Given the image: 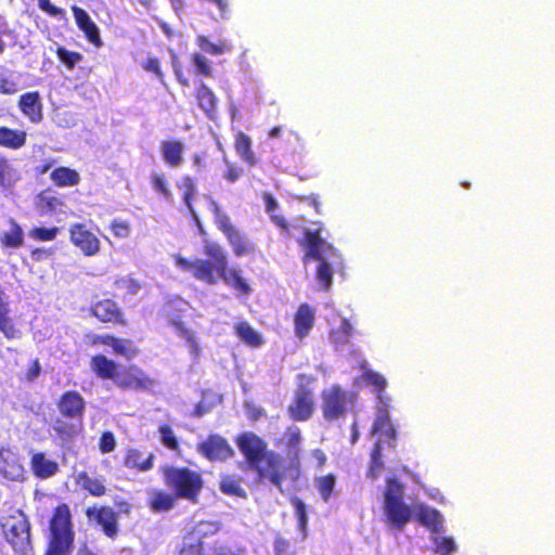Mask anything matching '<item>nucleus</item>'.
Returning <instances> with one entry per match:
<instances>
[{
  "instance_id": "f257e3e1",
  "label": "nucleus",
  "mask_w": 555,
  "mask_h": 555,
  "mask_svg": "<svg viewBox=\"0 0 555 555\" xmlns=\"http://www.w3.org/2000/svg\"><path fill=\"white\" fill-rule=\"evenodd\" d=\"M404 487L396 478L388 477L384 493L386 524L395 530H402L415 515L420 522L434 533L443 532V516L435 508L418 503L413 507L403 501Z\"/></svg>"
},
{
  "instance_id": "f03ea898",
  "label": "nucleus",
  "mask_w": 555,
  "mask_h": 555,
  "mask_svg": "<svg viewBox=\"0 0 555 555\" xmlns=\"http://www.w3.org/2000/svg\"><path fill=\"white\" fill-rule=\"evenodd\" d=\"M363 378L367 384L375 387L378 399V411L372 428V435H378V439L372 451L371 465L367 472V476L374 479L378 477L383 468V462L380 460L382 444L384 442L389 443L395 439V429L390 423L387 410L390 399L383 395V390L387 385L385 377L371 370H366L363 373Z\"/></svg>"
},
{
  "instance_id": "7ed1b4c3",
  "label": "nucleus",
  "mask_w": 555,
  "mask_h": 555,
  "mask_svg": "<svg viewBox=\"0 0 555 555\" xmlns=\"http://www.w3.org/2000/svg\"><path fill=\"white\" fill-rule=\"evenodd\" d=\"M238 448L248 461L251 469L257 470L261 479H268L282 490L285 468L280 455L267 451L266 443L254 434H244L238 438Z\"/></svg>"
},
{
  "instance_id": "20e7f679",
  "label": "nucleus",
  "mask_w": 555,
  "mask_h": 555,
  "mask_svg": "<svg viewBox=\"0 0 555 555\" xmlns=\"http://www.w3.org/2000/svg\"><path fill=\"white\" fill-rule=\"evenodd\" d=\"M304 238L307 247L306 258L319 261L317 279L322 287L327 291L332 285L334 268L341 266L340 255L321 236L320 229L305 230Z\"/></svg>"
},
{
  "instance_id": "39448f33",
  "label": "nucleus",
  "mask_w": 555,
  "mask_h": 555,
  "mask_svg": "<svg viewBox=\"0 0 555 555\" xmlns=\"http://www.w3.org/2000/svg\"><path fill=\"white\" fill-rule=\"evenodd\" d=\"M205 254L209 258L208 260L198 258L189 260L178 255L175 257L176 266L182 271L191 273L196 280L215 285L218 282L216 274L224 271L228 258L223 249L216 243H207Z\"/></svg>"
},
{
  "instance_id": "423d86ee",
  "label": "nucleus",
  "mask_w": 555,
  "mask_h": 555,
  "mask_svg": "<svg viewBox=\"0 0 555 555\" xmlns=\"http://www.w3.org/2000/svg\"><path fill=\"white\" fill-rule=\"evenodd\" d=\"M51 540L47 555H68L74 534L70 526V514L66 505L56 507L50 522ZM78 555H94L88 551H81Z\"/></svg>"
},
{
  "instance_id": "0eeeda50",
  "label": "nucleus",
  "mask_w": 555,
  "mask_h": 555,
  "mask_svg": "<svg viewBox=\"0 0 555 555\" xmlns=\"http://www.w3.org/2000/svg\"><path fill=\"white\" fill-rule=\"evenodd\" d=\"M164 477L169 488L180 498L194 501L198 495L203 480L198 473L186 467H165Z\"/></svg>"
},
{
  "instance_id": "6e6552de",
  "label": "nucleus",
  "mask_w": 555,
  "mask_h": 555,
  "mask_svg": "<svg viewBox=\"0 0 555 555\" xmlns=\"http://www.w3.org/2000/svg\"><path fill=\"white\" fill-rule=\"evenodd\" d=\"M354 395L344 390L338 385H332L322 391V412L327 421L337 420L346 415L353 405Z\"/></svg>"
},
{
  "instance_id": "1a4fd4ad",
  "label": "nucleus",
  "mask_w": 555,
  "mask_h": 555,
  "mask_svg": "<svg viewBox=\"0 0 555 555\" xmlns=\"http://www.w3.org/2000/svg\"><path fill=\"white\" fill-rule=\"evenodd\" d=\"M2 528L12 546L18 552H26L30 541V527L26 516L16 511L2 524Z\"/></svg>"
},
{
  "instance_id": "9d476101",
  "label": "nucleus",
  "mask_w": 555,
  "mask_h": 555,
  "mask_svg": "<svg viewBox=\"0 0 555 555\" xmlns=\"http://www.w3.org/2000/svg\"><path fill=\"white\" fill-rule=\"evenodd\" d=\"M199 454L209 461L223 462L233 455V449L228 441L219 435H210L197 446Z\"/></svg>"
},
{
  "instance_id": "9b49d317",
  "label": "nucleus",
  "mask_w": 555,
  "mask_h": 555,
  "mask_svg": "<svg viewBox=\"0 0 555 555\" xmlns=\"http://www.w3.org/2000/svg\"><path fill=\"white\" fill-rule=\"evenodd\" d=\"M70 242L78 247L85 256H94L100 250V241L85 224L70 225Z\"/></svg>"
},
{
  "instance_id": "f8f14e48",
  "label": "nucleus",
  "mask_w": 555,
  "mask_h": 555,
  "mask_svg": "<svg viewBox=\"0 0 555 555\" xmlns=\"http://www.w3.org/2000/svg\"><path fill=\"white\" fill-rule=\"evenodd\" d=\"M0 475L12 481L24 480L25 469L20 455L10 448L0 449Z\"/></svg>"
},
{
  "instance_id": "ddd939ff",
  "label": "nucleus",
  "mask_w": 555,
  "mask_h": 555,
  "mask_svg": "<svg viewBox=\"0 0 555 555\" xmlns=\"http://www.w3.org/2000/svg\"><path fill=\"white\" fill-rule=\"evenodd\" d=\"M70 9L78 29L83 33L86 39L91 44H93L95 48H101L103 46V41L100 35V29L91 20L88 12L76 4L72 5Z\"/></svg>"
},
{
  "instance_id": "4468645a",
  "label": "nucleus",
  "mask_w": 555,
  "mask_h": 555,
  "mask_svg": "<svg viewBox=\"0 0 555 555\" xmlns=\"http://www.w3.org/2000/svg\"><path fill=\"white\" fill-rule=\"evenodd\" d=\"M314 402L312 391L300 386L295 393L294 402L288 406V413L295 421H306L313 412Z\"/></svg>"
},
{
  "instance_id": "2eb2a0df",
  "label": "nucleus",
  "mask_w": 555,
  "mask_h": 555,
  "mask_svg": "<svg viewBox=\"0 0 555 555\" xmlns=\"http://www.w3.org/2000/svg\"><path fill=\"white\" fill-rule=\"evenodd\" d=\"M59 410L63 416L81 421L85 412V400L76 391H67L59 401Z\"/></svg>"
},
{
  "instance_id": "dca6fc26",
  "label": "nucleus",
  "mask_w": 555,
  "mask_h": 555,
  "mask_svg": "<svg viewBox=\"0 0 555 555\" xmlns=\"http://www.w3.org/2000/svg\"><path fill=\"white\" fill-rule=\"evenodd\" d=\"M18 107L34 122L40 121L43 117L41 98L38 91L22 94L18 99Z\"/></svg>"
},
{
  "instance_id": "f3484780",
  "label": "nucleus",
  "mask_w": 555,
  "mask_h": 555,
  "mask_svg": "<svg viewBox=\"0 0 555 555\" xmlns=\"http://www.w3.org/2000/svg\"><path fill=\"white\" fill-rule=\"evenodd\" d=\"M87 515L91 519H95L102 526L104 532L108 537L117 533V515L111 507L89 508Z\"/></svg>"
},
{
  "instance_id": "a211bd4d",
  "label": "nucleus",
  "mask_w": 555,
  "mask_h": 555,
  "mask_svg": "<svg viewBox=\"0 0 555 555\" xmlns=\"http://www.w3.org/2000/svg\"><path fill=\"white\" fill-rule=\"evenodd\" d=\"M30 468L37 478L48 479L59 472V464L43 452H35L30 459Z\"/></svg>"
},
{
  "instance_id": "6ab92c4d",
  "label": "nucleus",
  "mask_w": 555,
  "mask_h": 555,
  "mask_svg": "<svg viewBox=\"0 0 555 555\" xmlns=\"http://www.w3.org/2000/svg\"><path fill=\"white\" fill-rule=\"evenodd\" d=\"M92 313L102 322L124 323L122 313L117 305L109 299L101 300L92 307Z\"/></svg>"
},
{
  "instance_id": "aec40b11",
  "label": "nucleus",
  "mask_w": 555,
  "mask_h": 555,
  "mask_svg": "<svg viewBox=\"0 0 555 555\" xmlns=\"http://www.w3.org/2000/svg\"><path fill=\"white\" fill-rule=\"evenodd\" d=\"M285 446L287 448V456L291 461V466L294 467L296 474H298L299 453L301 434L297 426H291L284 435Z\"/></svg>"
},
{
  "instance_id": "412c9836",
  "label": "nucleus",
  "mask_w": 555,
  "mask_h": 555,
  "mask_svg": "<svg viewBox=\"0 0 555 555\" xmlns=\"http://www.w3.org/2000/svg\"><path fill=\"white\" fill-rule=\"evenodd\" d=\"M294 323L296 336L306 337L313 327L314 311L307 304H302L295 314Z\"/></svg>"
},
{
  "instance_id": "4be33fe9",
  "label": "nucleus",
  "mask_w": 555,
  "mask_h": 555,
  "mask_svg": "<svg viewBox=\"0 0 555 555\" xmlns=\"http://www.w3.org/2000/svg\"><path fill=\"white\" fill-rule=\"evenodd\" d=\"M195 98L198 106L209 118H214L217 111V98L212 90L204 82H201L195 90Z\"/></svg>"
},
{
  "instance_id": "5701e85b",
  "label": "nucleus",
  "mask_w": 555,
  "mask_h": 555,
  "mask_svg": "<svg viewBox=\"0 0 555 555\" xmlns=\"http://www.w3.org/2000/svg\"><path fill=\"white\" fill-rule=\"evenodd\" d=\"M153 453L145 455L137 449H129L127 451L124 464L128 468H135L140 472H147L153 467Z\"/></svg>"
},
{
  "instance_id": "b1692460",
  "label": "nucleus",
  "mask_w": 555,
  "mask_h": 555,
  "mask_svg": "<svg viewBox=\"0 0 555 555\" xmlns=\"http://www.w3.org/2000/svg\"><path fill=\"white\" fill-rule=\"evenodd\" d=\"M77 483L91 495L102 496L106 492L105 478L104 477H92L86 472H80L76 476Z\"/></svg>"
},
{
  "instance_id": "393cba45",
  "label": "nucleus",
  "mask_w": 555,
  "mask_h": 555,
  "mask_svg": "<svg viewBox=\"0 0 555 555\" xmlns=\"http://www.w3.org/2000/svg\"><path fill=\"white\" fill-rule=\"evenodd\" d=\"M67 422L62 418H56L53 423V430L57 434L59 438L63 441L74 439L81 430V421Z\"/></svg>"
},
{
  "instance_id": "a878e982",
  "label": "nucleus",
  "mask_w": 555,
  "mask_h": 555,
  "mask_svg": "<svg viewBox=\"0 0 555 555\" xmlns=\"http://www.w3.org/2000/svg\"><path fill=\"white\" fill-rule=\"evenodd\" d=\"M182 152L181 141H164L162 146L163 157L171 167H178L182 163Z\"/></svg>"
},
{
  "instance_id": "bb28decb",
  "label": "nucleus",
  "mask_w": 555,
  "mask_h": 555,
  "mask_svg": "<svg viewBox=\"0 0 555 555\" xmlns=\"http://www.w3.org/2000/svg\"><path fill=\"white\" fill-rule=\"evenodd\" d=\"M93 371L102 378L115 379L117 374V365L114 361L108 360L105 356H95L91 360Z\"/></svg>"
},
{
  "instance_id": "cd10ccee",
  "label": "nucleus",
  "mask_w": 555,
  "mask_h": 555,
  "mask_svg": "<svg viewBox=\"0 0 555 555\" xmlns=\"http://www.w3.org/2000/svg\"><path fill=\"white\" fill-rule=\"evenodd\" d=\"M230 245L236 256L242 257L255 250L254 245L237 229L227 235Z\"/></svg>"
},
{
  "instance_id": "c85d7f7f",
  "label": "nucleus",
  "mask_w": 555,
  "mask_h": 555,
  "mask_svg": "<svg viewBox=\"0 0 555 555\" xmlns=\"http://www.w3.org/2000/svg\"><path fill=\"white\" fill-rule=\"evenodd\" d=\"M52 181L59 186H74L79 183V173L67 167H59L51 173Z\"/></svg>"
},
{
  "instance_id": "c756f323",
  "label": "nucleus",
  "mask_w": 555,
  "mask_h": 555,
  "mask_svg": "<svg viewBox=\"0 0 555 555\" xmlns=\"http://www.w3.org/2000/svg\"><path fill=\"white\" fill-rule=\"evenodd\" d=\"M216 275L218 276V280H223L225 284L243 294H248L250 292V288L245 280L237 273L236 270L228 269V266L225 267L224 271H220Z\"/></svg>"
},
{
  "instance_id": "7c9ffc66",
  "label": "nucleus",
  "mask_w": 555,
  "mask_h": 555,
  "mask_svg": "<svg viewBox=\"0 0 555 555\" xmlns=\"http://www.w3.org/2000/svg\"><path fill=\"white\" fill-rule=\"evenodd\" d=\"M103 343L109 346L115 353L122 356L127 359H131L137 354V348L133 343L127 339H118L112 336H107Z\"/></svg>"
},
{
  "instance_id": "2f4dec72",
  "label": "nucleus",
  "mask_w": 555,
  "mask_h": 555,
  "mask_svg": "<svg viewBox=\"0 0 555 555\" xmlns=\"http://www.w3.org/2000/svg\"><path fill=\"white\" fill-rule=\"evenodd\" d=\"M236 335L251 347H260L263 344L261 335L256 332L247 322H240L235 326Z\"/></svg>"
},
{
  "instance_id": "473e14b6",
  "label": "nucleus",
  "mask_w": 555,
  "mask_h": 555,
  "mask_svg": "<svg viewBox=\"0 0 555 555\" xmlns=\"http://www.w3.org/2000/svg\"><path fill=\"white\" fill-rule=\"evenodd\" d=\"M352 326L347 319H341L340 325L331 332V340L336 349L344 351L345 346L348 345L351 335Z\"/></svg>"
},
{
  "instance_id": "72a5a7b5",
  "label": "nucleus",
  "mask_w": 555,
  "mask_h": 555,
  "mask_svg": "<svg viewBox=\"0 0 555 555\" xmlns=\"http://www.w3.org/2000/svg\"><path fill=\"white\" fill-rule=\"evenodd\" d=\"M176 334L185 340V344L189 348L191 356L194 359H197L201 353V348L197 341V338L194 336L192 332H190L181 322H173Z\"/></svg>"
},
{
  "instance_id": "f704fd0d",
  "label": "nucleus",
  "mask_w": 555,
  "mask_h": 555,
  "mask_svg": "<svg viewBox=\"0 0 555 555\" xmlns=\"http://www.w3.org/2000/svg\"><path fill=\"white\" fill-rule=\"evenodd\" d=\"M336 483V477L333 474L314 478V486L324 502H328Z\"/></svg>"
},
{
  "instance_id": "c9c22d12",
  "label": "nucleus",
  "mask_w": 555,
  "mask_h": 555,
  "mask_svg": "<svg viewBox=\"0 0 555 555\" xmlns=\"http://www.w3.org/2000/svg\"><path fill=\"white\" fill-rule=\"evenodd\" d=\"M55 54L59 61L69 70L74 69L75 66L83 59V55L80 52L69 51L62 46H59L55 49Z\"/></svg>"
},
{
  "instance_id": "e433bc0d",
  "label": "nucleus",
  "mask_w": 555,
  "mask_h": 555,
  "mask_svg": "<svg viewBox=\"0 0 555 555\" xmlns=\"http://www.w3.org/2000/svg\"><path fill=\"white\" fill-rule=\"evenodd\" d=\"M115 288L116 291L121 292L125 297H133L139 294L142 286L139 281L131 276H121L115 281Z\"/></svg>"
},
{
  "instance_id": "4c0bfd02",
  "label": "nucleus",
  "mask_w": 555,
  "mask_h": 555,
  "mask_svg": "<svg viewBox=\"0 0 555 555\" xmlns=\"http://www.w3.org/2000/svg\"><path fill=\"white\" fill-rule=\"evenodd\" d=\"M39 207L44 214H66L64 203L60 198L47 194L40 196Z\"/></svg>"
},
{
  "instance_id": "58836bf2",
  "label": "nucleus",
  "mask_w": 555,
  "mask_h": 555,
  "mask_svg": "<svg viewBox=\"0 0 555 555\" xmlns=\"http://www.w3.org/2000/svg\"><path fill=\"white\" fill-rule=\"evenodd\" d=\"M219 529L220 528L217 522L201 521L193 528L192 532H190L188 537L202 542L203 538L217 533Z\"/></svg>"
},
{
  "instance_id": "ea45409f",
  "label": "nucleus",
  "mask_w": 555,
  "mask_h": 555,
  "mask_svg": "<svg viewBox=\"0 0 555 555\" xmlns=\"http://www.w3.org/2000/svg\"><path fill=\"white\" fill-rule=\"evenodd\" d=\"M158 434L164 447L175 452L180 451L178 439L169 425H160L158 427Z\"/></svg>"
},
{
  "instance_id": "a19ab883",
  "label": "nucleus",
  "mask_w": 555,
  "mask_h": 555,
  "mask_svg": "<svg viewBox=\"0 0 555 555\" xmlns=\"http://www.w3.org/2000/svg\"><path fill=\"white\" fill-rule=\"evenodd\" d=\"M220 490L229 495H235L240 498L246 496V492L242 488L240 481L232 476H225L221 479Z\"/></svg>"
},
{
  "instance_id": "79ce46f5",
  "label": "nucleus",
  "mask_w": 555,
  "mask_h": 555,
  "mask_svg": "<svg viewBox=\"0 0 555 555\" xmlns=\"http://www.w3.org/2000/svg\"><path fill=\"white\" fill-rule=\"evenodd\" d=\"M196 43L204 52L212 55H218L229 50L225 43H214L204 35H201L196 38Z\"/></svg>"
},
{
  "instance_id": "37998d69",
  "label": "nucleus",
  "mask_w": 555,
  "mask_h": 555,
  "mask_svg": "<svg viewBox=\"0 0 555 555\" xmlns=\"http://www.w3.org/2000/svg\"><path fill=\"white\" fill-rule=\"evenodd\" d=\"M16 180H18L17 172L8 164L7 160L0 158V185L3 189H7Z\"/></svg>"
},
{
  "instance_id": "c03bdc74",
  "label": "nucleus",
  "mask_w": 555,
  "mask_h": 555,
  "mask_svg": "<svg viewBox=\"0 0 555 555\" xmlns=\"http://www.w3.org/2000/svg\"><path fill=\"white\" fill-rule=\"evenodd\" d=\"M191 61L195 67L196 74L203 77H211L212 68L211 62L201 53H193L191 55Z\"/></svg>"
},
{
  "instance_id": "a18cd8bd",
  "label": "nucleus",
  "mask_w": 555,
  "mask_h": 555,
  "mask_svg": "<svg viewBox=\"0 0 555 555\" xmlns=\"http://www.w3.org/2000/svg\"><path fill=\"white\" fill-rule=\"evenodd\" d=\"M60 228H41L36 227L28 232V236L35 241L47 242L56 238Z\"/></svg>"
},
{
  "instance_id": "49530a36",
  "label": "nucleus",
  "mask_w": 555,
  "mask_h": 555,
  "mask_svg": "<svg viewBox=\"0 0 555 555\" xmlns=\"http://www.w3.org/2000/svg\"><path fill=\"white\" fill-rule=\"evenodd\" d=\"M2 243L9 247H18L23 244V231L14 221H11V229L4 233Z\"/></svg>"
},
{
  "instance_id": "de8ad7c7",
  "label": "nucleus",
  "mask_w": 555,
  "mask_h": 555,
  "mask_svg": "<svg viewBox=\"0 0 555 555\" xmlns=\"http://www.w3.org/2000/svg\"><path fill=\"white\" fill-rule=\"evenodd\" d=\"M175 499L171 494L157 492L151 502L154 511H168L173 506Z\"/></svg>"
},
{
  "instance_id": "09e8293b",
  "label": "nucleus",
  "mask_w": 555,
  "mask_h": 555,
  "mask_svg": "<svg viewBox=\"0 0 555 555\" xmlns=\"http://www.w3.org/2000/svg\"><path fill=\"white\" fill-rule=\"evenodd\" d=\"M210 205L214 207L215 220H216L218 228L227 236L229 233L234 231L235 228L232 225L230 218L219 209V207L217 206V204L215 202H211Z\"/></svg>"
},
{
  "instance_id": "8fccbe9b",
  "label": "nucleus",
  "mask_w": 555,
  "mask_h": 555,
  "mask_svg": "<svg viewBox=\"0 0 555 555\" xmlns=\"http://www.w3.org/2000/svg\"><path fill=\"white\" fill-rule=\"evenodd\" d=\"M181 189L184 190V194H183V199H184V203L185 205L188 206L190 212L192 214L193 218L195 219V221L197 222V224L199 225V220L191 205V195L192 193L194 192L195 190V186H194V183L192 181V179L190 177H184L182 179V181L180 182V185H179Z\"/></svg>"
},
{
  "instance_id": "3c124183",
  "label": "nucleus",
  "mask_w": 555,
  "mask_h": 555,
  "mask_svg": "<svg viewBox=\"0 0 555 555\" xmlns=\"http://www.w3.org/2000/svg\"><path fill=\"white\" fill-rule=\"evenodd\" d=\"M262 198L264 202L266 211L271 215L272 221L280 227H285L284 218L273 215L279 206L276 199L268 192L263 193Z\"/></svg>"
},
{
  "instance_id": "603ef678",
  "label": "nucleus",
  "mask_w": 555,
  "mask_h": 555,
  "mask_svg": "<svg viewBox=\"0 0 555 555\" xmlns=\"http://www.w3.org/2000/svg\"><path fill=\"white\" fill-rule=\"evenodd\" d=\"M179 555H204L202 542L186 535L183 539Z\"/></svg>"
},
{
  "instance_id": "864d4df0",
  "label": "nucleus",
  "mask_w": 555,
  "mask_h": 555,
  "mask_svg": "<svg viewBox=\"0 0 555 555\" xmlns=\"http://www.w3.org/2000/svg\"><path fill=\"white\" fill-rule=\"evenodd\" d=\"M128 385L135 388H146L152 385V382L142 371L131 369Z\"/></svg>"
},
{
  "instance_id": "5fc2aeb1",
  "label": "nucleus",
  "mask_w": 555,
  "mask_h": 555,
  "mask_svg": "<svg viewBox=\"0 0 555 555\" xmlns=\"http://www.w3.org/2000/svg\"><path fill=\"white\" fill-rule=\"evenodd\" d=\"M235 150L237 155L248 163L249 165L255 164L254 153L250 151V141H235Z\"/></svg>"
},
{
  "instance_id": "6e6d98bb",
  "label": "nucleus",
  "mask_w": 555,
  "mask_h": 555,
  "mask_svg": "<svg viewBox=\"0 0 555 555\" xmlns=\"http://www.w3.org/2000/svg\"><path fill=\"white\" fill-rule=\"evenodd\" d=\"M38 7L49 16L60 20H63L66 16L65 11L62 8L54 5L50 0H38Z\"/></svg>"
},
{
  "instance_id": "4d7b16f0",
  "label": "nucleus",
  "mask_w": 555,
  "mask_h": 555,
  "mask_svg": "<svg viewBox=\"0 0 555 555\" xmlns=\"http://www.w3.org/2000/svg\"><path fill=\"white\" fill-rule=\"evenodd\" d=\"M437 552L442 555H449L456 550L455 542L451 538L436 537L434 539Z\"/></svg>"
},
{
  "instance_id": "13d9d810",
  "label": "nucleus",
  "mask_w": 555,
  "mask_h": 555,
  "mask_svg": "<svg viewBox=\"0 0 555 555\" xmlns=\"http://www.w3.org/2000/svg\"><path fill=\"white\" fill-rule=\"evenodd\" d=\"M152 185H153V189L157 193H160L166 199H171L172 194H171V191L169 190V188L167 186L164 176L158 175V173H153L152 175Z\"/></svg>"
},
{
  "instance_id": "bf43d9fd",
  "label": "nucleus",
  "mask_w": 555,
  "mask_h": 555,
  "mask_svg": "<svg viewBox=\"0 0 555 555\" xmlns=\"http://www.w3.org/2000/svg\"><path fill=\"white\" fill-rule=\"evenodd\" d=\"M142 68L149 73H152L155 75V77L163 81L164 80V73L160 68V61L157 57H149L143 64Z\"/></svg>"
},
{
  "instance_id": "052dcab7",
  "label": "nucleus",
  "mask_w": 555,
  "mask_h": 555,
  "mask_svg": "<svg viewBox=\"0 0 555 555\" xmlns=\"http://www.w3.org/2000/svg\"><path fill=\"white\" fill-rule=\"evenodd\" d=\"M293 506L295 508V514L298 518L299 527L301 530H305L308 521V517L306 514V505L301 500L294 499Z\"/></svg>"
},
{
  "instance_id": "680f3d73",
  "label": "nucleus",
  "mask_w": 555,
  "mask_h": 555,
  "mask_svg": "<svg viewBox=\"0 0 555 555\" xmlns=\"http://www.w3.org/2000/svg\"><path fill=\"white\" fill-rule=\"evenodd\" d=\"M116 447V440L114 435L111 431H105L102 434L100 439V450L102 453H109L114 451Z\"/></svg>"
},
{
  "instance_id": "e2e57ef3",
  "label": "nucleus",
  "mask_w": 555,
  "mask_h": 555,
  "mask_svg": "<svg viewBox=\"0 0 555 555\" xmlns=\"http://www.w3.org/2000/svg\"><path fill=\"white\" fill-rule=\"evenodd\" d=\"M111 229L114 235L120 238H126L130 234V225L126 221L114 220L112 222Z\"/></svg>"
},
{
  "instance_id": "0e129e2a",
  "label": "nucleus",
  "mask_w": 555,
  "mask_h": 555,
  "mask_svg": "<svg viewBox=\"0 0 555 555\" xmlns=\"http://www.w3.org/2000/svg\"><path fill=\"white\" fill-rule=\"evenodd\" d=\"M20 90L18 85L13 79L8 77L0 78V93L12 95Z\"/></svg>"
},
{
  "instance_id": "69168bd1",
  "label": "nucleus",
  "mask_w": 555,
  "mask_h": 555,
  "mask_svg": "<svg viewBox=\"0 0 555 555\" xmlns=\"http://www.w3.org/2000/svg\"><path fill=\"white\" fill-rule=\"evenodd\" d=\"M172 68H173V73H175V76H176L178 82L182 87H189L190 80H189L188 76L185 75L182 65L177 60H175L172 62Z\"/></svg>"
},
{
  "instance_id": "338daca9",
  "label": "nucleus",
  "mask_w": 555,
  "mask_h": 555,
  "mask_svg": "<svg viewBox=\"0 0 555 555\" xmlns=\"http://www.w3.org/2000/svg\"><path fill=\"white\" fill-rule=\"evenodd\" d=\"M0 331L4 334V336L9 339L15 338L18 335V331L15 328L11 319L7 321H2L0 323Z\"/></svg>"
},
{
  "instance_id": "774afa93",
  "label": "nucleus",
  "mask_w": 555,
  "mask_h": 555,
  "mask_svg": "<svg viewBox=\"0 0 555 555\" xmlns=\"http://www.w3.org/2000/svg\"><path fill=\"white\" fill-rule=\"evenodd\" d=\"M275 555H289V542L281 537L274 541Z\"/></svg>"
}]
</instances>
